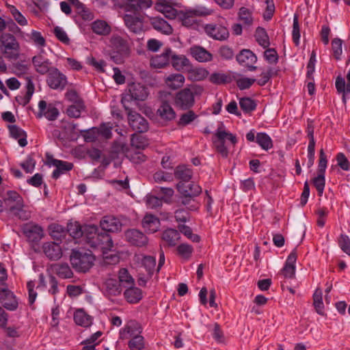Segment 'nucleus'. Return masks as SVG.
<instances>
[{
  "instance_id": "nucleus-30",
  "label": "nucleus",
  "mask_w": 350,
  "mask_h": 350,
  "mask_svg": "<svg viewBox=\"0 0 350 350\" xmlns=\"http://www.w3.org/2000/svg\"><path fill=\"white\" fill-rule=\"evenodd\" d=\"M150 24L157 31L165 35H170L173 32L172 26L161 17H153L150 19Z\"/></svg>"
},
{
  "instance_id": "nucleus-39",
  "label": "nucleus",
  "mask_w": 350,
  "mask_h": 350,
  "mask_svg": "<svg viewBox=\"0 0 350 350\" xmlns=\"http://www.w3.org/2000/svg\"><path fill=\"white\" fill-rule=\"evenodd\" d=\"M161 238L169 246H174L180 239V234L178 230L170 228L163 232Z\"/></svg>"
},
{
  "instance_id": "nucleus-43",
  "label": "nucleus",
  "mask_w": 350,
  "mask_h": 350,
  "mask_svg": "<svg viewBox=\"0 0 350 350\" xmlns=\"http://www.w3.org/2000/svg\"><path fill=\"white\" fill-rule=\"evenodd\" d=\"M75 322L83 327H89L91 325L92 321V317L85 314L83 310H79L74 314Z\"/></svg>"
},
{
  "instance_id": "nucleus-26",
  "label": "nucleus",
  "mask_w": 350,
  "mask_h": 350,
  "mask_svg": "<svg viewBox=\"0 0 350 350\" xmlns=\"http://www.w3.org/2000/svg\"><path fill=\"white\" fill-rule=\"evenodd\" d=\"M142 227L148 233H154L160 228L161 223L158 217L152 214H146L142 222Z\"/></svg>"
},
{
  "instance_id": "nucleus-34",
  "label": "nucleus",
  "mask_w": 350,
  "mask_h": 350,
  "mask_svg": "<svg viewBox=\"0 0 350 350\" xmlns=\"http://www.w3.org/2000/svg\"><path fill=\"white\" fill-rule=\"evenodd\" d=\"M52 269L61 278L68 279L73 276V272L67 263H56L52 266Z\"/></svg>"
},
{
  "instance_id": "nucleus-60",
  "label": "nucleus",
  "mask_w": 350,
  "mask_h": 350,
  "mask_svg": "<svg viewBox=\"0 0 350 350\" xmlns=\"http://www.w3.org/2000/svg\"><path fill=\"white\" fill-rule=\"evenodd\" d=\"M292 37L293 42L297 46L299 44L300 38V29L297 14H294L293 16Z\"/></svg>"
},
{
  "instance_id": "nucleus-51",
  "label": "nucleus",
  "mask_w": 350,
  "mask_h": 350,
  "mask_svg": "<svg viewBox=\"0 0 350 350\" xmlns=\"http://www.w3.org/2000/svg\"><path fill=\"white\" fill-rule=\"evenodd\" d=\"M114 6L125 12H135V0H114Z\"/></svg>"
},
{
  "instance_id": "nucleus-47",
  "label": "nucleus",
  "mask_w": 350,
  "mask_h": 350,
  "mask_svg": "<svg viewBox=\"0 0 350 350\" xmlns=\"http://www.w3.org/2000/svg\"><path fill=\"white\" fill-rule=\"evenodd\" d=\"M255 38L257 42L263 48L266 49L269 46V38L264 28L257 27L255 32Z\"/></svg>"
},
{
  "instance_id": "nucleus-35",
  "label": "nucleus",
  "mask_w": 350,
  "mask_h": 350,
  "mask_svg": "<svg viewBox=\"0 0 350 350\" xmlns=\"http://www.w3.org/2000/svg\"><path fill=\"white\" fill-rule=\"evenodd\" d=\"M8 129L11 136L14 139H18V142L21 147H25L27 144V135L23 129L16 125H10Z\"/></svg>"
},
{
  "instance_id": "nucleus-31",
  "label": "nucleus",
  "mask_w": 350,
  "mask_h": 350,
  "mask_svg": "<svg viewBox=\"0 0 350 350\" xmlns=\"http://www.w3.org/2000/svg\"><path fill=\"white\" fill-rule=\"evenodd\" d=\"M190 53L199 62H210L213 59L212 54L200 46L191 47Z\"/></svg>"
},
{
  "instance_id": "nucleus-45",
  "label": "nucleus",
  "mask_w": 350,
  "mask_h": 350,
  "mask_svg": "<svg viewBox=\"0 0 350 350\" xmlns=\"http://www.w3.org/2000/svg\"><path fill=\"white\" fill-rule=\"evenodd\" d=\"M118 281L120 282V284L125 288L135 284L134 279L125 268H122L119 270Z\"/></svg>"
},
{
  "instance_id": "nucleus-58",
  "label": "nucleus",
  "mask_w": 350,
  "mask_h": 350,
  "mask_svg": "<svg viewBox=\"0 0 350 350\" xmlns=\"http://www.w3.org/2000/svg\"><path fill=\"white\" fill-rule=\"evenodd\" d=\"M176 250L178 254L185 259H189L193 251L192 246L186 243L179 245Z\"/></svg>"
},
{
  "instance_id": "nucleus-56",
  "label": "nucleus",
  "mask_w": 350,
  "mask_h": 350,
  "mask_svg": "<svg viewBox=\"0 0 350 350\" xmlns=\"http://www.w3.org/2000/svg\"><path fill=\"white\" fill-rule=\"evenodd\" d=\"M239 19L245 25H251L253 22L252 12L246 8L242 7L239 11Z\"/></svg>"
},
{
  "instance_id": "nucleus-33",
  "label": "nucleus",
  "mask_w": 350,
  "mask_h": 350,
  "mask_svg": "<svg viewBox=\"0 0 350 350\" xmlns=\"http://www.w3.org/2000/svg\"><path fill=\"white\" fill-rule=\"evenodd\" d=\"M27 92L25 95H18L16 96V101L23 106L26 105L31 100V98L34 92V84L29 77H26Z\"/></svg>"
},
{
  "instance_id": "nucleus-2",
  "label": "nucleus",
  "mask_w": 350,
  "mask_h": 350,
  "mask_svg": "<svg viewBox=\"0 0 350 350\" xmlns=\"http://www.w3.org/2000/svg\"><path fill=\"white\" fill-rule=\"evenodd\" d=\"M204 92L202 86L197 84L189 85L178 91L174 96V105L182 110H189L195 104V98Z\"/></svg>"
},
{
  "instance_id": "nucleus-50",
  "label": "nucleus",
  "mask_w": 350,
  "mask_h": 350,
  "mask_svg": "<svg viewBox=\"0 0 350 350\" xmlns=\"http://www.w3.org/2000/svg\"><path fill=\"white\" fill-rule=\"evenodd\" d=\"M313 305L317 312L321 315H323V303L322 300V291L317 288L313 295Z\"/></svg>"
},
{
  "instance_id": "nucleus-62",
  "label": "nucleus",
  "mask_w": 350,
  "mask_h": 350,
  "mask_svg": "<svg viewBox=\"0 0 350 350\" xmlns=\"http://www.w3.org/2000/svg\"><path fill=\"white\" fill-rule=\"evenodd\" d=\"M338 245L340 249L350 256V239L346 234H340L338 239Z\"/></svg>"
},
{
  "instance_id": "nucleus-1",
  "label": "nucleus",
  "mask_w": 350,
  "mask_h": 350,
  "mask_svg": "<svg viewBox=\"0 0 350 350\" xmlns=\"http://www.w3.org/2000/svg\"><path fill=\"white\" fill-rule=\"evenodd\" d=\"M98 227L95 225H87L86 241L90 247L100 250L103 254L111 251L113 247V243L111 236L105 232H98Z\"/></svg>"
},
{
  "instance_id": "nucleus-48",
  "label": "nucleus",
  "mask_w": 350,
  "mask_h": 350,
  "mask_svg": "<svg viewBox=\"0 0 350 350\" xmlns=\"http://www.w3.org/2000/svg\"><path fill=\"white\" fill-rule=\"evenodd\" d=\"M256 143L265 150H268L273 147V142L271 137L265 133H258L256 135Z\"/></svg>"
},
{
  "instance_id": "nucleus-9",
  "label": "nucleus",
  "mask_w": 350,
  "mask_h": 350,
  "mask_svg": "<svg viewBox=\"0 0 350 350\" xmlns=\"http://www.w3.org/2000/svg\"><path fill=\"white\" fill-rule=\"evenodd\" d=\"M128 93L122 99L124 107H127L126 102L130 100H144L148 96V89L141 83H132L128 85Z\"/></svg>"
},
{
  "instance_id": "nucleus-32",
  "label": "nucleus",
  "mask_w": 350,
  "mask_h": 350,
  "mask_svg": "<svg viewBox=\"0 0 350 350\" xmlns=\"http://www.w3.org/2000/svg\"><path fill=\"white\" fill-rule=\"evenodd\" d=\"M124 298L130 304L138 303L142 299V291L140 288L131 285L124 292Z\"/></svg>"
},
{
  "instance_id": "nucleus-13",
  "label": "nucleus",
  "mask_w": 350,
  "mask_h": 350,
  "mask_svg": "<svg viewBox=\"0 0 350 350\" xmlns=\"http://www.w3.org/2000/svg\"><path fill=\"white\" fill-rule=\"evenodd\" d=\"M156 115L159 122L163 125L168 124L170 122L173 121L176 116L174 109L167 101H163L161 103L157 110Z\"/></svg>"
},
{
  "instance_id": "nucleus-36",
  "label": "nucleus",
  "mask_w": 350,
  "mask_h": 350,
  "mask_svg": "<svg viewBox=\"0 0 350 350\" xmlns=\"http://www.w3.org/2000/svg\"><path fill=\"white\" fill-rule=\"evenodd\" d=\"M193 175L192 170L185 165H178L174 170V176L180 182L187 183Z\"/></svg>"
},
{
  "instance_id": "nucleus-18",
  "label": "nucleus",
  "mask_w": 350,
  "mask_h": 350,
  "mask_svg": "<svg viewBox=\"0 0 350 350\" xmlns=\"http://www.w3.org/2000/svg\"><path fill=\"white\" fill-rule=\"evenodd\" d=\"M42 248L46 256L51 260H57L62 256V247L59 244L55 242H45L43 243Z\"/></svg>"
},
{
  "instance_id": "nucleus-8",
  "label": "nucleus",
  "mask_w": 350,
  "mask_h": 350,
  "mask_svg": "<svg viewBox=\"0 0 350 350\" xmlns=\"http://www.w3.org/2000/svg\"><path fill=\"white\" fill-rule=\"evenodd\" d=\"M215 136L216 139H213V142L217 151L221 154L223 157H227L228 150L225 145V139H228L233 145H235L237 143V137L232 133L226 131L224 129L222 124H221L216 130Z\"/></svg>"
},
{
  "instance_id": "nucleus-55",
  "label": "nucleus",
  "mask_w": 350,
  "mask_h": 350,
  "mask_svg": "<svg viewBox=\"0 0 350 350\" xmlns=\"http://www.w3.org/2000/svg\"><path fill=\"white\" fill-rule=\"evenodd\" d=\"M239 105L241 109L245 113H250L254 111L256 107L255 102L252 98L248 97L240 98Z\"/></svg>"
},
{
  "instance_id": "nucleus-27",
  "label": "nucleus",
  "mask_w": 350,
  "mask_h": 350,
  "mask_svg": "<svg viewBox=\"0 0 350 350\" xmlns=\"http://www.w3.org/2000/svg\"><path fill=\"white\" fill-rule=\"evenodd\" d=\"M124 22L126 27L135 33H140L143 30V21L140 17L125 14Z\"/></svg>"
},
{
  "instance_id": "nucleus-44",
  "label": "nucleus",
  "mask_w": 350,
  "mask_h": 350,
  "mask_svg": "<svg viewBox=\"0 0 350 350\" xmlns=\"http://www.w3.org/2000/svg\"><path fill=\"white\" fill-rule=\"evenodd\" d=\"M51 237L57 241H61L66 237V230L61 225L53 224L49 226Z\"/></svg>"
},
{
  "instance_id": "nucleus-38",
  "label": "nucleus",
  "mask_w": 350,
  "mask_h": 350,
  "mask_svg": "<svg viewBox=\"0 0 350 350\" xmlns=\"http://www.w3.org/2000/svg\"><path fill=\"white\" fill-rule=\"evenodd\" d=\"M92 29L97 35L107 36L111 32V27L102 20L95 21L92 23Z\"/></svg>"
},
{
  "instance_id": "nucleus-11",
  "label": "nucleus",
  "mask_w": 350,
  "mask_h": 350,
  "mask_svg": "<svg viewBox=\"0 0 350 350\" xmlns=\"http://www.w3.org/2000/svg\"><path fill=\"white\" fill-rule=\"evenodd\" d=\"M125 110L127 112L129 125L133 130L138 133H145L148 130V122L146 119L129 107H125Z\"/></svg>"
},
{
  "instance_id": "nucleus-57",
  "label": "nucleus",
  "mask_w": 350,
  "mask_h": 350,
  "mask_svg": "<svg viewBox=\"0 0 350 350\" xmlns=\"http://www.w3.org/2000/svg\"><path fill=\"white\" fill-rule=\"evenodd\" d=\"M342 40L340 38H336L332 41L333 55L336 60L340 59V56L342 53Z\"/></svg>"
},
{
  "instance_id": "nucleus-24",
  "label": "nucleus",
  "mask_w": 350,
  "mask_h": 350,
  "mask_svg": "<svg viewBox=\"0 0 350 350\" xmlns=\"http://www.w3.org/2000/svg\"><path fill=\"white\" fill-rule=\"evenodd\" d=\"M32 63L37 72L40 75L49 73L53 67L51 66L50 61L42 55H36L32 58Z\"/></svg>"
},
{
  "instance_id": "nucleus-20",
  "label": "nucleus",
  "mask_w": 350,
  "mask_h": 350,
  "mask_svg": "<svg viewBox=\"0 0 350 350\" xmlns=\"http://www.w3.org/2000/svg\"><path fill=\"white\" fill-rule=\"evenodd\" d=\"M237 60L239 64L246 66L250 71H254L257 68L256 66H253V64L256 62L257 57L250 50H242L237 56Z\"/></svg>"
},
{
  "instance_id": "nucleus-5",
  "label": "nucleus",
  "mask_w": 350,
  "mask_h": 350,
  "mask_svg": "<svg viewBox=\"0 0 350 350\" xmlns=\"http://www.w3.org/2000/svg\"><path fill=\"white\" fill-rule=\"evenodd\" d=\"M141 327L136 321H130L121 332L122 338H129L131 350H142L144 348V337L141 335Z\"/></svg>"
},
{
  "instance_id": "nucleus-54",
  "label": "nucleus",
  "mask_w": 350,
  "mask_h": 350,
  "mask_svg": "<svg viewBox=\"0 0 350 350\" xmlns=\"http://www.w3.org/2000/svg\"><path fill=\"white\" fill-rule=\"evenodd\" d=\"M197 117L193 111L189 110L180 116L177 124L179 126H185L196 120Z\"/></svg>"
},
{
  "instance_id": "nucleus-42",
  "label": "nucleus",
  "mask_w": 350,
  "mask_h": 350,
  "mask_svg": "<svg viewBox=\"0 0 350 350\" xmlns=\"http://www.w3.org/2000/svg\"><path fill=\"white\" fill-rule=\"evenodd\" d=\"M165 82L168 87L176 90L183 85L185 77L182 74H172L166 78Z\"/></svg>"
},
{
  "instance_id": "nucleus-46",
  "label": "nucleus",
  "mask_w": 350,
  "mask_h": 350,
  "mask_svg": "<svg viewBox=\"0 0 350 350\" xmlns=\"http://www.w3.org/2000/svg\"><path fill=\"white\" fill-rule=\"evenodd\" d=\"M179 186H182L190 196H198L202 193L201 187L193 182L189 183V182L187 183L179 182L176 185L178 191Z\"/></svg>"
},
{
  "instance_id": "nucleus-16",
  "label": "nucleus",
  "mask_w": 350,
  "mask_h": 350,
  "mask_svg": "<svg viewBox=\"0 0 350 350\" xmlns=\"http://www.w3.org/2000/svg\"><path fill=\"white\" fill-rule=\"evenodd\" d=\"M23 232L29 242L38 243L44 237L43 228L34 224H27L23 228Z\"/></svg>"
},
{
  "instance_id": "nucleus-6",
  "label": "nucleus",
  "mask_w": 350,
  "mask_h": 350,
  "mask_svg": "<svg viewBox=\"0 0 350 350\" xmlns=\"http://www.w3.org/2000/svg\"><path fill=\"white\" fill-rule=\"evenodd\" d=\"M3 201L9 206L10 211L16 217L24 220L28 219L26 212L23 210L25 206L24 200L18 192L14 190L6 191Z\"/></svg>"
},
{
  "instance_id": "nucleus-12",
  "label": "nucleus",
  "mask_w": 350,
  "mask_h": 350,
  "mask_svg": "<svg viewBox=\"0 0 350 350\" xmlns=\"http://www.w3.org/2000/svg\"><path fill=\"white\" fill-rule=\"evenodd\" d=\"M125 239L131 245L142 247L148 243V238L142 231L137 229H129L124 232Z\"/></svg>"
},
{
  "instance_id": "nucleus-53",
  "label": "nucleus",
  "mask_w": 350,
  "mask_h": 350,
  "mask_svg": "<svg viewBox=\"0 0 350 350\" xmlns=\"http://www.w3.org/2000/svg\"><path fill=\"white\" fill-rule=\"evenodd\" d=\"M312 182L318 192V195L321 196L325 185V174L318 173V176L314 177Z\"/></svg>"
},
{
  "instance_id": "nucleus-23",
  "label": "nucleus",
  "mask_w": 350,
  "mask_h": 350,
  "mask_svg": "<svg viewBox=\"0 0 350 350\" xmlns=\"http://www.w3.org/2000/svg\"><path fill=\"white\" fill-rule=\"evenodd\" d=\"M172 53L171 49L167 48L161 54L153 56L150 59L151 66L157 68L165 67L170 63Z\"/></svg>"
},
{
  "instance_id": "nucleus-10",
  "label": "nucleus",
  "mask_w": 350,
  "mask_h": 350,
  "mask_svg": "<svg viewBox=\"0 0 350 350\" xmlns=\"http://www.w3.org/2000/svg\"><path fill=\"white\" fill-rule=\"evenodd\" d=\"M212 13L213 10L202 8L181 12L179 17L183 26L189 28H195L197 26L196 16H208Z\"/></svg>"
},
{
  "instance_id": "nucleus-64",
  "label": "nucleus",
  "mask_w": 350,
  "mask_h": 350,
  "mask_svg": "<svg viewBox=\"0 0 350 350\" xmlns=\"http://www.w3.org/2000/svg\"><path fill=\"white\" fill-rule=\"evenodd\" d=\"M336 159L337 161V165L343 170L348 171L350 169V163L347 158L342 152L337 154Z\"/></svg>"
},
{
  "instance_id": "nucleus-63",
  "label": "nucleus",
  "mask_w": 350,
  "mask_h": 350,
  "mask_svg": "<svg viewBox=\"0 0 350 350\" xmlns=\"http://www.w3.org/2000/svg\"><path fill=\"white\" fill-rule=\"evenodd\" d=\"M131 144L137 149H144L147 146L145 139L137 134L132 135Z\"/></svg>"
},
{
  "instance_id": "nucleus-40",
  "label": "nucleus",
  "mask_w": 350,
  "mask_h": 350,
  "mask_svg": "<svg viewBox=\"0 0 350 350\" xmlns=\"http://www.w3.org/2000/svg\"><path fill=\"white\" fill-rule=\"evenodd\" d=\"M155 9L163 13L164 16L170 19H174L177 15V10L167 3L159 2L155 4Z\"/></svg>"
},
{
  "instance_id": "nucleus-17",
  "label": "nucleus",
  "mask_w": 350,
  "mask_h": 350,
  "mask_svg": "<svg viewBox=\"0 0 350 350\" xmlns=\"http://www.w3.org/2000/svg\"><path fill=\"white\" fill-rule=\"evenodd\" d=\"M133 262L137 267H144L149 277H151L156 266V259L154 257L143 254H135L133 256Z\"/></svg>"
},
{
  "instance_id": "nucleus-59",
  "label": "nucleus",
  "mask_w": 350,
  "mask_h": 350,
  "mask_svg": "<svg viewBox=\"0 0 350 350\" xmlns=\"http://www.w3.org/2000/svg\"><path fill=\"white\" fill-rule=\"evenodd\" d=\"M77 2L79 4L77 6L79 15H80L84 21H92L94 17V14L79 1Z\"/></svg>"
},
{
  "instance_id": "nucleus-22",
  "label": "nucleus",
  "mask_w": 350,
  "mask_h": 350,
  "mask_svg": "<svg viewBox=\"0 0 350 350\" xmlns=\"http://www.w3.org/2000/svg\"><path fill=\"white\" fill-rule=\"evenodd\" d=\"M297 258V250L295 248L288 255L284 267L281 270L285 278H293L295 276Z\"/></svg>"
},
{
  "instance_id": "nucleus-3",
  "label": "nucleus",
  "mask_w": 350,
  "mask_h": 350,
  "mask_svg": "<svg viewBox=\"0 0 350 350\" xmlns=\"http://www.w3.org/2000/svg\"><path fill=\"white\" fill-rule=\"evenodd\" d=\"M109 42L112 49L111 59L118 64L124 63L131 52V40L127 36L114 33L111 36Z\"/></svg>"
},
{
  "instance_id": "nucleus-52",
  "label": "nucleus",
  "mask_w": 350,
  "mask_h": 350,
  "mask_svg": "<svg viewBox=\"0 0 350 350\" xmlns=\"http://www.w3.org/2000/svg\"><path fill=\"white\" fill-rule=\"evenodd\" d=\"M83 102L73 103L66 109V113L69 117L77 118L81 116V111L84 109Z\"/></svg>"
},
{
  "instance_id": "nucleus-19",
  "label": "nucleus",
  "mask_w": 350,
  "mask_h": 350,
  "mask_svg": "<svg viewBox=\"0 0 350 350\" xmlns=\"http://www.w3.org/2000/svg\"><path fill=\"white\" fill-rule=\"evenodd\" d=\"M39 113L37 115L38 118L44 116L47 120L53 121L57 119L59 115L58 109L53 105H47L44 100H40L38 103Z\"/></svg>"
},
{
  "instance_id": "nucleus-25",
  "label": "nucleus",
  "mask_w": 350,
  "mask_h": 350,
  "mask_svg": "<svg viewBox=\"0 0 350 350\" xmlns=\"http://www.w3.org/2000/svg\"><path fill=\"white\" fill-rule=\"evenodd\" d=\"M104 293L107 297L118 296L122 293L120 282L114 278H108L103 284Z\"/></svg>"
},
{
  "instance_id": "nucleus-14",
  "label": "nucleus",
  "mask_w": 350,
  "mask_h": 350,
  "mask_svg": "<svg viewBox=\"0 0 350 350\" xmlns=\"http://www.w3.org/2000/svg\"><path fill=\"white\" fill-rule=\"evenodd\" d=\"M46 83L52 89L63 90L67 84V79L57 68H53L48 75Z\"/></svg>"
},
{
  "instance_id": "nucleus-29",
  "label": "nucleus",
  "mask_w": 350,
  "mask_h": 350,
  "mask_svg": "<svg viewBox=\"0 0 350 350\" xmlns=\"http://www.w3.org/2000/svg\"><path fill=\"white\" fill-rule=\"evenodd\" d=\"M86 226H81V224L77 222L69 223L67 226L66 231L69 234L75 239L82 238L83 240L86 241V232L85 230Z\"/></svg>"
},
{
  "instance_id": "nucleus-61",
  "label": "nucleus",
  "mask_w": 350,
  "mask_h": 350,
  "mask_svg": "<svg viewBox=\"0 0 350 350\" xmlns=\"http://www.w3.org/2000/svg\"><path fill=\"white\" fill-rule=\"evenodd\" d=\"M10 12L12 14L14 19L21 26L27 25V21L25 17L16 9L14 6L10 8Z\"/></svg>"
},
{
  "instance_id": "nucleus-28",
  "label": "nucleus",
  "mask_w": 350,
  "mask_h": 350,
  "mask_svg": "<svg viewBox=\"0 0 350 350\" xmlns=\"http://www.w3.org/2000/svg\"><path fill=\"white\" fill-rule=\"evenodd\" d=\"M50 164L56 167L52 174V177L55 179H57L61 174L71 170L73 167V164L72 163L56 159H52L50 161Z\"/></svg>"
},
{
  "instance_id": "nucleus-4",
  "label": "nucleus",
  "mask_w": 350,
  "mask_h": 350,
  "mask_svg": "<svg viewBox=\"0 0 350 350\" xmlns=\"http://www.w3.org/2000/svg\"><path fill=\"white\" fill-rule=\"evenodd\" d=\"M70 261L76 271L85 273L94 265L95 257L91 251L73 250Z\"/></svg>"
},
{
  "instance_id": "nucleus-37",
  "label": "nucleus",
  "mask_w": 350,
  "mask_h": 350,
  "mask_svg": "<svg viewBox=\"0 0 350 350\" xmlns=\"http://www.w3.org/2000/svg\"><path fill=\"white\" fill-rule=\"evenodd\" d=\"M170 60L176 70L187 68L190 66L189 60L184 55H177L172 53Z\"/></svg>"
},
{
  "instance_id": "nucleus-49",
  "label": "nucleus",
  "mask_w": 350,
  "mask_h": 350,
  "mask_svg": "<svg viewBox=\"0 0 350 350\" xmlns=\"http://www.w3.org/2000/svg\"><path fill=\"white\" fill-rule=\"evenodd\" d=\"M209 81L216 85L225 84L231 82V77L225 73L214 72L209 77Z\"/></svg>"
},
{
  "instance_id": "nucleus-15",
  "label": "nucleus",
  "mask_w": 350,
  "mask_h": 350,
  "mask_svg": "<svg viewBox=\"0 0 350 350\" xmlns=\"http://www.w3.org/2000/svg\"><path fill=\"white\" fill-rule=\"evenodd\" d=\"M204 31L208 36L214 40L224 41L229 37L228 29L220 24H207L204 27Z\"/></svg>"
},
{
  "instance_id": "nucleus-21",
  "label": "nucleus",
  "mask_w": 350,
  "mask_h": 350,
  "mask_svg": "<svg viewBox=\"0 0 350 350\" xmlns=\"http://www.w3.org/2000/svg\"><path fill=\"white\" fill-rule=\"evenodd\" d=\"M122 226V223L118 218L109 215L103 217L100 221V226L105 232H118L121 230Z\"/></svg>"
},
{
  "instance_id": "nucleus-7",
  "label": "nucleus",
  "mask_w": 350,
  "mask_h": 350,
  "mask_svg": "<svg viewBox=\"0 0 350 350\" xmlns=\"http://www.w3.org/2000/svg\"><path fill=\"white\" fill-rule=\"evenodd\" d=\"M0 51L9 59H16L19 56L20 45L15 36L10 33L0 36Z\"/></svg>"
},
{
  "instance_id": "nucleus-41",
  "label": "nucleus",
  "mask_w": 350,
  "mask_h": 350,
  "mask_svg": "<svg viewBox=\"0 0 350 350\" xmlns=\"http://www.w3.org/2000/svg\"><path fill=\"white\" fill-rule=\"evenodd\" d=\"M178 192L182 195L181 197V203L185 206H189V208L190 210H196L198 208V206L194 203V198L196 196H190L189 193L183 189L182 186L178 187Z\"/></svg>"
}]
</instances>
